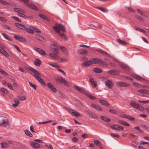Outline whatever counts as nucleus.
Here are the masks:
<instances>
[{"mask_svg": "<svg viewBox=\"0 0 149 149\" xmlns=\"http://www.w3.org/2000/svg\"><path fill=\"white\" fill-rule=\"evenodd\" d=\"M53 28L56 33L59 34L61 38L65 40H67V38L65 35L63 33H60L61 30L63 32L65 31V29L63 25L60 24H56L55 25L53 26Z\"/></svg>", "mask_w": 149, "mask_h": 149, "instance_id": "1", "label": "nucleus"}, {"mask_svg": "<svg viewBox=\"0 0 149 149\" xmlns=\"http://www.w3.org/2000/svg\"><path fill=\"white\" fill-rule=\"evenodd\" d=\"M28 69L34 73V74L31 73V74L36 78L39 82L44 86H45L46 85L45 82L40 78V77L41 76V74L38 71L32 67H30L28 68Z\"/></svg>", "mask_w": 149, "mask_h": 149, "instance_id": "2", "label": "nucleus"}, {"mask_svg": "<svg viewBox=\"0 0 149 149\" xmlns=\"http://www.w3.org/2000/svg\"><path fill=\"white\" fill-rule=\"evenodd\" d=\"M105 85L109 88L112 89L114 86V84L112 80L108 79L105 82Z\"/></svg>", "mask_w": 149, "mask_h": 149, "instance_id": "3", "label": "nucleus"}, {"mask_svg": "<svg viewBox=\"0 0 149 149\" xmlns=\"http://www.w3.org/2000/svg\"><path fill=\"white\" fill-rule=\"evenodd\" d=\"M55 80L57 82L58 81H60L63 84L67 86H69V84L68 82L63 78L59 77L58 78L56 79Z\"/></svg>", "mask_w": 149, "mask_h": 149, "instance_id": "4", "label": "nucleus"}, {"mask_svg": "<svg viewBox=\"0 0 149 149\" xmlns=\"http://www.w3.org/2000/svg\"><path fill=\"white\" fill-rule=\"evenodd\" d=\"M116 85L119 87H129L130 84L123 82H118L116 83Z\"/></svg>", "mask_w": 149, "mask_h": 149, "instance_id": "5", "label": "nucleus"}, {"mask_svg": "<svg viewBox=\"0 0 149 149\" xmlns=\"http://www.w3.org/2000/svg\"><path fill=\"white\" fill-rule=\"evenodd\" d=\"M67 110L73 116L78 117V116L81 115L80 114L77 112L76 111L71 109L68 108L67 109Z\"/></svg>", "mask_w": 149, "mask_h": 149, "instance_id": "6", "label": "nucleus"}, {"mask_svg": "<svg viewBox=\"0 0 149 149\" xmlns=\"http://www.w3.org/2000/svg\"><path fill=\"white\" fill-rule=\"evenodd\" d=\"M97 64H99L101 66H107L108 63L98 58Z\"/></svg>", "mask_w": 149, "mask_h": 149, "instance_id": "7", "label": "nucleus"}, {"mask_svg": "<svg viewBox=\"0 0 149 149\" xmlns=\"http://www.w3.org/2000/svg\"><path fill=\"white\" fill-rule=\"evenodd\" d=\"M111 127L112 129L117 130H124L123 127L118 125H112L111 126Z\"/></svg>", "mask_w": 149, "mask_h": 149, "instance_id": "8", "label": "nucleus"}, {"mask_svg": "<svg viewBox=\"0 0 149 149\" xmlns=\"http://www.w3.org/2000/svg\"><path fill=\"white\" fill-rule=\"evenodd\" d=\"M26 13L25 11L22 9L19 8V16L24 18H27L28 16L25 15Z\"/></svg>", "mask_w": 149, "mask_h": 149, "instance_id": "9", "label": "nucleus"}, {"mask_svg": "<svg viewBox=\"0 0 149 149\" xmlns=\"http://www.w3.org/2000/svg\"><path fill=\"white\" fill-rule=\"evenodd\" d=\"M46 85L49 88L54 92H56V89L54 86L52 84L50 83H48Z\"/></svg>", "mask_w": 149, "mask_h": 149, "instance_id": "10", "label": "nucleus"}, {"mask_svg": "<svg viewBox=\"0 0 149 149\" xmlns=\"http://www.w3.org/2000/svg\"><path fill=\"white\" fill-rule=\"evenodd\" d=\"M108 72L113 75H118L119 74V71L117 70L113 69L109 71Z\"/></svg>", "mask_w": 149, "mask_h": 149, "instance_id": "11", "label": "nucleus"}, {"mask_svg": "<svg viewBox=\"0 0 149 149\" xmlns=\"http://www.w3.org/2000/svg\"><path fill=\"white\" fill-rule=\"evenodd\" d=\"M89 82L93 87H95L97 85V82L96 81H94V78H90L89 79Z\"/></svg>", "mask_w": 149, "mask_h": 149, "instance_id": "12", "label": "nucleus"}, {"mask_svg": "<svg viewBox=\"0 0 149 149\" xmlns=\"http://www.w3.org/2000/svg\"><path fill=\"white\" fill-rule=\"evenodd\" d=\"M98 58H91L90 61H89L91 65L93 64H97Z\"/></svg>", "mask_w": 149, "mask_h": 149, "instance_id": "13", "label": "nucleus"}, {"mask_svg": "<svg viewBox=\"0 0 149 149\" xmlns=\"http://www.w3.org/2000/svg\"><path fill=\"white\" fill-rule=\"evenodd\" d=\"M74 88L77 91H79L82 93H83L86 94V91L83 89V88L80 87L76 85H74Z\"/></svg>", "mask_w": 149, "mask_h": 149, "instance_id": "14", "label": "nucleus"}, {"mask_svg": "<svg viewBox=\"0 0 149 149\" xmlns=\"http://www.w3.org/2000/svg\"><path fill=\"white\" fill-rule=\"evenodd\" d=\"M35 50L38 53L42 55H45L46 54L45 51L42 49L40 48H35Z\"/></svg>", "mask_w": 149, "mask_h": 149, "instance_id": "15", "label": "nucleus"}, {"mask_svg": "<svg viewBox=\"0 0 149 149\" xmlns=\"http://www.w3.org/2000/svg\"><path fill=\"white\" fill-rule=\"evenodd\" d=\"M1 45L0 44V46ZM0 52L3 54L6 57H8L9 56V55L6 51L2 48L1 47H0Z\"/></svg>", "mask_w": 149, "mask_h": 149, "instance_id": "16", "label": "nucleus"}, {"mask_svg": "<svg viewBox=\"0 0 149 149\" xmlns=\"http://www.w3.org/2000/svg\"><path fill=\"white\" fill-rule=\"evenodd\" d=\"M52 51L56 54L58 53V47L54 44H53L52 46Z\"/></svg>", "mask_w": 149, "mask_h": 149, "instance_id": "17", "label": "nucleus"}, {"mask_svg": "<svg viewBox=\"0 0 149 149\" xmlns=\"http://www.w3.org/2000/svg\"><path fill=\"white\" fill-rule=\"evenodd\" d=\"M91 106L93 107L95 109L97 110L100 111H102V109L98 105H97L95 104H91Z\"/></svg>", "mask_w": 149, "mask_h": 149, "instance_id": "18", "label": "nucleus"}, {"mask_svg": "<svg viewBox=\"0 0 149 149\" xmlns=\"http://www.w3.org/2000/svg\"><path fill=\"white\" fill-rule=\"evenodd\" d=\"M96 51L97 52L100 53L102 54H104L106 56H110L108 53L102 50L99 49H97L96 50Z\"/></svg>", "mask_w": 149, "mask_h": 149, "instance_id": "19", "label": "nucleus"}, {"mask_svg": "<svg viewBox=\"0 0 149 149\" xmlns=\"http://www.w3.org/2000/svg\"><path fill=\"white\" fill-rule=\"evenodd\" d=\"M31 145L33 147L37 149L40 148V147L39 144L35 142H31Z\"/></svg>", "mask_w": 149, "mask_h": 149, "instance_id": "20", "label": "nucleus"}, {"mask_svg": "<svg viewBox=\"0 0 149 149\" xmlns=\"http://www.w3.org/2000/svg\"><path fill=\"white\" fill-rule=\"evenodd\" d=\"M133 77L135 79L141 81L145 80L146 79L136 74H134Z\"/></svg>", "mask_w": 149, "mask_h": 149, "instance_id": "21", "label": "nucleus"}, {"mask_svg": "<svg viewBox=\"0 0 149 149\" xmlns=\"http://www.w3.org/2000/svg\"><path fill=\"white\" fill-rule=\"evenodd\" d=\"M36 38L40 41L43 42L45 41V39L42 36L39 34H37L35 36Z\"/></svg>", "mask_w": 149, "mask_h": 149, "instance_id": "22", "label": "nucleus"}, {"mask_svg": "<svg viewBox=\"0 0 149 149\" xmlns=\"http://www.w3.org/2000/svg\"><path fill=\"white\" fill-rule=\"evenodd\" d=\"M77 52L81 54H88V52L86 50L84 49H79L78 50Z\"/></svg>", "mask_w": 149, "mask_h": 149, "instance_id": "23", "label": "nucleus"}, {"mask_svg": "<svg viewBox=\"0 0 149 149\" xmlns=\"http://www.w3.org/2000/svg\"><path fill=\"white\" fill-rule=\"evenodd\" d=\"M120 66L124 70H128L130 69L129 67L126 65L124 64H120Z\"/></svg>", "mask_w": 149, "mask_h": 149, "instance_id": "24", "label": "nucleus"}, {"mask_svg": "<svg viewBox=\"0 0 149 149\" xmlns=\"http://www.w3.org/2000/svg\"><path fill=\"white\" fill-rule=\"evenodd\" d=\"M99 102L102 104L105 105L106 106H108L109 105V104L107 102L103 100H100Z\"/></svg>", "mask_w": 149, "mask_h": 149, "instance_id": "25", "label": "nucleus"}, {"mask_svg": "<svg viewBox=\"0 0 149 149\" xmlns=\"http://www.w3.org/2000/svg\"><path fill=\"white\" fill-rule=\"evenodd\" d=\"M117 41L120 44L123 45H128V43L123 41L119 39H118L117 40Z\"/></svg>", "mask_w": 149, "mask_h": 149, "instance_id": "26", "label": "nucleus"}, {"mask_svg": "<svg viewBox=\"0 0 149 149\" xmlns=\"http://www.w3.org/2000/svg\"><path fill=\"white\" fill-rule=\"evenodd\" d=\"M34 63L36 65L39 66L41 64V61L39 59H36L34 62Z\"/></svg>", "mask_w": 149, "mask_h": 149, "instance_id": "27", "label": "nucleus"}, {"mask_svg": "<svg viewBox=\"0 0 149 149\" xmlns=\"http://www.w3.org/2000/svg\"><path fill=\"white\" fill-rule=\"evenodd\" d=\"M38 15L40 17L46 21H49V19L48 17L42 14H39Z\"/></svg>", "mask_w": 149, "mask_h": 149, "instance_id": "28", "label": "nucleus"}, {"mask_svg": "<svg viewBox=\"0 0 149 149\" xmlns=\"http://www.w3.org/2000/svg\"><path fill=\"white\" fill-rule=\"evenodd\" d=\"M1 147L3 148H8L9 147V145L7 143L3 142L1 143Z\"/></svg>", "mask_w": 149, "mask_h": 149, "instance_id": "29", "label": "nucleus"}, {"mask_svg": "<svg viewBox=\"0 0 149 149\" xmlns=\"http://www.w3.org/2000/svg\"><path fill=\"white\" fill-rule=\"evenodd\" d=\"M100 118L102 120L107 122H109L110 121V119L106 116H100Z\"/></svg>", "mask_w": 149, "mask_h": 149, "instance_id": "30", "label": "nucleus"}, {"mask_svg": "<svg viewBox=\"0 0 149 149\" xmlns=\"http://www.w3.org/2000/svg\"><path fill=\"white\" fill-rule=\"evenodd\" d=\"M14 102L15 103L12 104V106L13 107L15 108L19 104V100L18 99H14Z\"/></svg>", "mask_w": 149, "mask_h": 149, "instance_id": "31", "label": "nucleus"}, {"mask_svg": "<svg viewBox=\"0 0 149 149\" xmlns=\"http://www.w3.org/2000/svg\"><path fill=\"white\" fill-rule=\"evenodd\" d=\"M94 72L98 73H101L102 71V69H100L98 68H94L93 70Z\"/></svg>", "mask_w": 149, "mask_h": 149, "instance_id": "32", "label": "nucleus"}, {"mask_svg": "<svg viewBox=\"0 0 149 149\" xmlns=\"http://www.w3.org/2000/svg\"><path fill=\"white\" fill-rule=\"evenodd\" d=\"M119 122L120 124L126 126H129L130 125L128 123L123 120H120Z\"/></svg>", "mask_w": 149, "mask_h": 149, "instance_id": "33", "label": "nucleus"}, {"mask_svg": "<svg viewBox=\"0 0 149 149\" xmlns=\"http://www.w3.org/2000/svg\"><path fill=\"white\" fill-rule=\"evenodd\" d=\"M81 65L84 67H88L91 66L89 61H87L83 62L82 63Z\"/></svg>", "mask_w": 149, "mask_h": 149, "instance_id": "34", "label": "nucleus"}, {"mask_svg": "<svg viewBox=\"0 0 149 149\" xmlns=\"http://www.w3.org/2000/svg\"><path fill=\"white\" fill-rule=\"evenodd\" d=\"M1 34L6 39L8 40L9 41H12L13 40L12 39L10 38V37H8L7 35L6 34L3 33H2Z\"/></svg>", "mask_w": 149, "mask_h": 149, "instance_id": "35", "label": "nucleus"}, {"mask_svg": "<svg viewBox=\"0 0 149 149\" xmlns=\"http://www.w3.org/2000/svg\"><path fill=\"white\" fill-rule=\"evenodd\" d=\"M130 105L136 109L137 106H138V104H136L135 102L134 101H132L130 103Z\"/></svg>", "mask_w": 149, "mask_h": 149, "instance_id": "36", "label": "nucleus"}, {"mask_svg": "<svg viewBox=\"0 0 149 149\" xmlns=\"http://www.w3.org/2000/svg\"><path fill=\"white\" fill-rule=\"evenodd\" d=\"M85 95L87 97H89L90 99L92 100H95L96 99V98L95 97L91 95L88 93H86Z\"/></svg>", "mask_w": 149, "mask_h": 149, "instance_id": "37", "label": "nucleus"}, {"mask_svg": "<svg viewBox=\"0 0 149 149\" xmlns=\"http://www.w3.org/2000/svg\"><path fill=\"white\" fill-rule=\"evenodd\" d=\"M8 122V120L7 119L3 120V122L0 124V125L5 126L7 125Z\"/></svg>", "mask_w": 149, "mask_h": 149, "instance_id": "38", "label": "nucleus"}, {"mask_svg": "<svg viewBox=\"0 0 149 149\" xmlns=\"http://www.w3.org/2000/svg\"><path fill=\"white\" fill-rule=\"evenodd\" d=\"M49 56L50 57L54 59H56L58 58V56L54 54L50 53L49 54Z\"/></svg>", "mask_w": 149, "mask_h": 149, "instance_id": "39", "label": "nucleus"}, {"mask_svg": "<svg viewBox=\"0 0 149 149\" xmlns=\"http://www.w3.org/2000/svg\"><path fill=\"white\" fill-rule=\"evenodd\" d=\"M89 116H90L92 118H94L96 119L98 118V116L96 114L92 112H91V113H90V114Z\"/></svg>", "mask_w": 149, "mask_h": 149, "instance_id": "40", "label": "nucleus"}, {"mask_svg": "<svg viewBox=\"0 0 149 149\" xmlns=\"http://www.w3.org/2000/svg\"><path fill=\"white\" fill-rule=\"evenodd\" d=\"M97 8L98 9L101 10V11H102L103 12H104V13L108 11V10L107 9L105 8H103L102 7H97Z\"/></svg>", "mask_w": 149, "mask_h": 149, "instance_id": "41", "label": "nucleus"}, {"mask_svg": "<svg viewBox=\"0 0 149 149\" xmlns=\"http://www.w3.org/2000/svg\"><path fill=\"white\" fill-rule=\"evenodd\" d=\"M25 134L27 136L30 137H32L33 136L32 134L30 132V131H24Z\"/></svg>", "mask_w": 149, "mask_h": 149, "instance_id": "42", "label": "nucleus"}, {"mask_svg": "<svg viewBox=\"0 0 149 149\" xmlns=\"http://www.w3.org/2000/svg\"><path fill=\"white\" fill-rule=\"evenodd\" d=\"M45 146L47 148V149H52L53 148L52 146L50 144L46 143Z\"/></svg>", "mask_w": 149, "mask_h": 149, "instance_id": "43", "label": "nucleus"}, {"mask_svg": "<svg viewBox=\"0 0 149 149\" xmlns=\"http://www.w3.org/2000/svg\"><path fill=\"white\" fill-rule=\"evenodd\" d=\"M94 142L95 144L97 146H100L101 145V143L98 140H94Z\"/></svg>", "mask_w": 149, "mask_h": 149, "instance_id": "44", "label": "nucleus"}, {"mask_svg": "<svg viewBox=\"0 0 149 149\" xmlns=\"http://www.w3.org/2000/svg\"><path fill=\"white\" fill-rule=\"evenodd\" d=\"M30 8L35 10H38V8L37 7L36 5L33 4H31V5Z\"/></svg>", "mask_w": 149, "mask_h": 149, "instance_id": "45", "label": "nucleus"}, {"mask_svg": "<svg viewBox=\"0 0 149 149\" xmlns=\"http://www.w3.org/2000/svg\"><path fill=\"white\" fill-rule=\"evenodd\" d=\"M140 111H143L145 109V108L141 106L140 105L138 104L137 107L136 109Z\"/></svg>", "mask_w": 149, "mask_h": 149, "instance_id": "46", "label": "nucleus"}, {"mask_svg": "<svg viewBox=\"0 0 149 149\" xmlns=\"http://www.w3.org/2000/svg\"><path fill=\"white\" fill-rule=\"evenodd\" d=\"M0 2L1 3L5 5H10V3H9L8 2L6 1L3 0H0Z\"/></svg>", "mask_w": 149, "mask_h": 149, "instance_id": "47", "label": "nucleus"}, {"mask_svg": "<svg viewBox=\"0 0 149 149\" xmlns=\"http://www.w3.org/2000/svg\"><path fill=\"white\" fill-rule=\"evenodd\" d=\"M125 8L127 10L131 12H133V13L135 12V10L131 8L128 7H125Z\"/></svg>", "mask_w": 149, "mask_h": 149, "instance_id": "48", "label": "nucleus"}, {"mask_svg": "<svg viewBox=\"0 0 149 149\" xmlns=\"http://www.w3.org/2000/svg\"><path fill=\"white\" fill-rule=\"evenodd\" d=\"M25 31L31 34H33L34 33L33 30L28 28L26 27Z\"/></svg>", "mask_w": 149, "mask_h": 149, "instance_id": "49", "label": "nucleus"}, {"mask_svg": "<svg viewBox=\"0 0 149 149\" xmlns=\"http://www.w3.org/2000/svg\"><path fill=\"white\" fill-rule=\"evenodd\" d=\"M126 118L132 121H134L135 120V118L134 117L128 115H127Z\"/></svg>", "mask_w": 149, "mask_h": 149, "instance_id": "50", "label": "nucleus"}, {"mask_svg": "<svg viewBox=\"0 0 149 149\" xmlns=\"http://www.w3.org/2000/svg\"><path fill=\"white\" fill-rule=\"evenodd\" d=\"M26 28V27L24 25L21 24L19 23V29H21L22 30H25Z\"/></svg>", "mask_w": 149, "mask_h": 149, "instance_id": "51", "label": "nucleus"}, {"mask_svg": "<svg viewBox=\"0 0 149 149\" xmlns=\"http://www.w3.org/2000/svg\"><path fill=\"white\" fill-rule=\"evenodd\" d=\"M137 10L138 12V13L141 15L143 17H146V14L144 13H143V12L141 10L139 9H137Z\"/></svg>", "mask_w": 149, "mask_h": 149, "instance_id": "52", "label": "nucleus"}, {"mask_svg": "<svg viewBox=\"0 0 149 149\" xmlns=\"http://www.w3.org/2000/svg\"><path fill=\"white\" fill-rule=\"evenodd\" d=\"M19 41L23 42H26V40L25 38H23L21 36H19Z\"/></svg>", "mask_w": 149, "mask_h": 149, "instance_id": "53", "label": "nucleus"}, {"mask_svg": "<svg viewBox=\"0 0 149 149\" xmlns=\"http://www.w3.org/2000/svg\"><path fill=\"white\" fill-rule=\"evenodd\" d=\"M132 84L135 86L137 87H141L142 86L141 84L136 82H133V83Z\"/></svg>", "mask_w": 149, "mask_h": 149, "instance_id": "54", "label": "nucleus"}, {"mask_svg": "<svg viewBox=\"0 0 149 149\" xmlns=\"http://www.w3.org/2000/svg\"><path fill=\"white\" fill-rule=\"evenodd\" d=\"M26 99V97L24 95L19 96V100H24Z\"/></svg>", "mask_w": 149, "mask_h": 149, "instance_id": "55", "label": "nucleus"}, {"mask_svg": "<svg viewBox=\"0 0 149 149\" xmlns=\"http://www.w3.org/2000/svg\"><path fill=\"white\" fill-rule=\"evenodd\" d=\"M29 83L30 86L32 87L34 89H36V85L33 84L30 82H29Z\"/></svg>", "mask_w": 149, "mask_h": 149, "instance_id": "56", "label": "nucleus"}, {"mask_svg": "<svg viewBox=\"0 0 149 149\" xmlns=\"http://www.w3.org/2000/svg\"><path fill=\"white\" fill-rule=\"evenodd\" d=\"M1 90L3 93H8V90L5 88H1Z\"/></svg>", "mask_w": 149, "mask_h": 149, "instance_id": "57", "label": "nucleus"}, {"mask_svg": "<svg viewBox=\"0 0 149 149\" xmlns=\"http://www.w3.org/2000/svg\"><path fill=\"white\" fill-rule=\"evenodd\" d=\"M135 29L141 32L145 33V32L144 30L140 28H137Z\"/></svg>", "mask_w": 149, "mask_h": 149, "instance_id": "58", "label": "nucleus"}, {"mask_svg": "<svg viewBox=\"0 0 149 149\" xmlns=\"http://www.w3.org/2000/svg\"><path fill=\"white\" fill-rule=\"evenodd\" d=\"M0 20L3 22H6L7 21V19L3 17H0Z\"/></svg>", "mask_w": 149, "mask_h": 149, "instance_id": "59", "label": "nucleus"}, {"mask_svg": "<svg viewBox=\"0 0 149 149\" xmlns=\"http://www.w3.org/2000/svg\"><path fill=\"white\" fill-rule=\"evenodd\" d=\"M52 121L51 120H49L48 121H45L43 122H39L37 123L38 124H46L47 123H50Z\"/></svg>", "mask_w": 149, "mask_h": 149, "instance_id": "60", "label": "nucleus"}, {"mask_svg": "<svg viewBox=\"0 0 149 149\" xmlns=\"http://www.w3.org/2000/svg\"><path fill=\"white\" fill-rule=\"evenodd\" d=\"M138 102L143 103L144 104H146V103H149V100H147L146 101H142L140 100H139Z\"/></svg>", "mask_w": 149, "mask_h": 149, "instance_id": "61", "label": "nucleus"}, {"mask_svg": "<svg viewBox=\"0 0 149 149\" xmlns=\"http://www.w3.org/2000/svg\"><path fill=\"white\" fill-rule=\"evenodd\" d=\"M19 70L24 73H26V70L22 68L19 67Z\"/></svg>", "mask_w": 149, "mask_h": 149, "instance_id": "62", "label": "nucleus"}, {"mask_svg": "<svg viewBox=\"0 0 149 149\" xmlns=\"http://www.w3.org/2000/svg\"><path fill=\"white\" fill-rule=\"evenodd\" d=\"M0 72L2 74L5 75H8V74L6 72L0 69Z\"/></svg>", "mask_w": 149, "mask_h": 149, "instance_id": "63", "label": "nucleus"}, {"mask_svg": "<svg viewBox=\"0 0 149 149\" xmlns=\"http://www.w3.org/2000/svg\"><path fill=\"white\" fill-rule=\"evenodd\" d=\"M136 17L141 21H143V18L140 16L136 15Z\"/></svg>", "mask_w": 149, "mask_h": 149, "instance_id": "64", "label": "nucleus"}]
</instances>
